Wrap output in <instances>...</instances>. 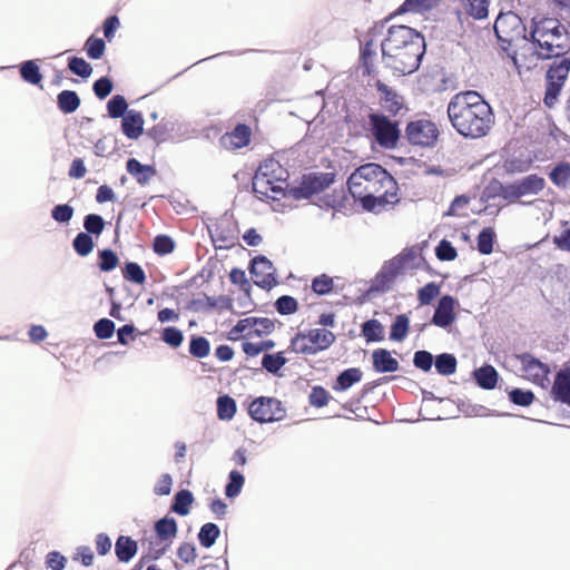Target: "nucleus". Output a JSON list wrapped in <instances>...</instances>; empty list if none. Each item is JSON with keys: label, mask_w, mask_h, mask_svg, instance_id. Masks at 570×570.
<instances>
[{"label": "nucleus", "mask_w": 570, "mask_h": 570, "mask_svg": "<svg viewBox=\"0 0 570 570\" xmlns=\"http://www.w3.org/2000/svg\"><path fill=\"white\" fill-rule=\"evenodd\" d=\"M346 184L352 197L367 212L379 213L400 200L396 180L376 163L358 166L350 175Z\"/></svg>", "instance_id": "obj_1"}, {"label": "nucleus", "mask_w": 570, "mask_h": 570, "mask_svg": "<svg viewBox=\"0 0 570 570\" xmlns=\"http://www.w3.org/2000/svg\"><path fill=\"white\" fill-rule=\"evenodd\" d=\"M381 50L387 68L400 75H409L420 67L425 51L424 37L411 27L391 26L381 40Z\"/></svg>", "instance_id": "obj_2"}, {"label": "nucleus", "mask_w": 570, "mask_h": 570, "mask_svg": "<svg viewBox=\"0 0 570 570\" xmlns=\"http://www.w3.org/2000/svg\"><path fill=\"white\" fill-rule=\"evenodd\" d=\"M446 112L453 128L466 138L487 136L494 124L491 106L473 90L455 94L448 105Z\"/></svg>", "instance_id": "obj_3"}, {"label": "nucleus", "mask_w": 570, "mask_h": 570, "mask_svg": "<svg viewBox=\"0 0 570 570\" xmlns=\"http://www.w3.org/2000/svg\"><path fill=\"white\" fill-rule=\"evenodd\" d=\"M529 40L540 49L543 60L552 59L570 50L569 33L556 18L534 17Z\"/></svg>", "instance_id": "obj_4"}, {"label": "nucleus", "mask_w": 570, "mask_h": 570, "mask_svg": "<svg viewBox=\"0 0 570 570\" xmlns=\"http://www.w3.org/2000/svg\"><path fill=\"white\" fill-rule=\"evenodd\" d=\"M288 170L276 159L264 160L252 180L253 191L259 200H281L286 195Z\"/></svg>", "instance_id": "obj_5"}, {"label": "nucleus", "mask_w": 570, "mask_h": 570, "mask_svg": "<svg viewBox=\"0 0 570 570\" xmlns=\"http://www.w3.org/2000/svg\"><path fill=\"white\" fill-rule=\"evenodd\" d=\"M336 340L333 332L326 328L299 331L292 337L289 348L296 354L315 355L330 348Z\"/></svg>", "instance_id": "obj_6"}, {"label": "nucleus", "mask_w": 570, "mask_h": 570, "mask_svg": "<svg viewBox=\"0 0 570 570\" xmlns=\"http://www.w3.org/2000/svg\"><path fill=\"white\" fill-rule=\"evenodd\" d=\"M544 186V179L532 174L513 184L503 185L499 181H494L489 186V190L493 191L490 196H499L511 204L518 202L523 196L537 195Z\"/></svg>", "instance_id": "obj_7"}, {"label": "nucleus", "mask_w": 570, "mask_h": 570, "mask_svg": "<svg viewBox=\"0 0 570 570\" xmlns=\"http://www.w3.org/2000/svg\"><path fill=\"white\" fill-rule=\"evenodd\" d=\"M547 70L544 104L552 107L557 101L570 72L569 52L556 56Z\"/></svg>", "instance_id": "obj_8"}, {"label": "nucleus", "mask_w": 570, "mask_h": 570, "mask_svg": "<svg viewBox=\"0 0 570 570\" xmlns=\"http://www.w3.org/2000/svg\"><path fill=\"white\" fill-rule=\"evenodd\" d=\"M370 130L379 146L385 149H394L400 140L401 130L399 121L391 120L381 112L368 115Z\"/></svg>", "instance_id": "obj_9"}, {"label": "nucleus", "mask_w": 570, "mask_h": 570, "mask_svg": "<svg viewBox=\"0 0 570 570\" xmlns=\"http://www.w3.org/2000/svg\"><path fill=\"white\" fill-rule=\"evenodd\" d=\"M525 31L522 19L512 11L502 12L495 19V36L501 43H507L505 47H512L518 40H528Z\"/></svg>", "instance_id": "obj_10"}, {"label": "nucleus", "mask_w": 570, "mask_h": 570, "mask_svg": "<svg viewBox=\"0 0 570 570\" xmlns=\"http://www.w3.org/2000/svg\"><path fill=\"white\" fill-rule=\"evenodd\" d=\"M385 22L375 23L368 29L364 37V41L360 47V66L363 76H372L375 72L376 43L381 41L384 33Z\"/></svg>", "instance_id": "obj_11"}, {"label": "nucleus", "mask_w": 570, "mask_h": 570, "mask_svg": "<svg viewBox=\"0 0 570 570\" xmlns=\"http://www.w3.org/2000/svg\"><path fill=\"white\" fill-rule=\"evenodd\" d=\"M250 417L259 423L281 421L286 415L282 402L275 397L261 396L252 401L248 407Z\"/></svg>", "instance_id": "obj_12"}, {"label": "nucleus", "mask_w": 570, "mask_h": 570, "mask_svg": "<svg viewBox=\"0 0 570 570\" xmlns=\"http://www.w3.org/2000/svg\"><path fill=\"white\" fill-rule=\"evenodd\" d=\"M439 135L438 126L429 119L413 120L405 127V137L413 146L433 147L438 141Z\"/></svg>", "instance_id": "obj_13"}, {"label": "nucleus", "mask_w": 570, "mask_h": 570, "mask_svg": "<svg viewBox=\"0 0 570 570\" xmlns=\"http://www.w3.org/2000/svg\"><path fill=\"white\" fill-rule=\"evenodd\" d=\"M502 48L520 75L524 71L534 69L538 66L539 60L542 59L540 49L537 48V46H534L532 42H524L515 50H512L511 47L502 46Z\"/></svg>", "instance_id": "obj_14"}, {"label": "nucleus", "mask_w": 570, "mask_h": 570, "mask_svg": "<svg viewBox=\"0 0 570 570\" xmlns=\"http://www.w3.org/2000/svg\"><path fill=\"white\" fill-rule=\"evenodd\" d=\"M334 177L332 173H312L304 175L299 185L293 188V196L296 199L309 198L333 184Z\"/></svg>", "instance_id": "obj_15"}, {"label": "nucleus", "mask_w": 570, "mask_h": 570, "mask_svg": "<svg viewBox=\"0 0 570 570\" xmlns=\"http://www.w3.org/2000/svg\"><path fill=\"white\" fill-rule=\"evenodd\" d=\"M517 360L520 362L521 371L527 380L541 387H546L549 384L550 368L547 364L530 353L519 354Z\"/></svg>", "instance_id": "obj_16"}, {"label": "nucleus", "mask_w": 570, "mask_h": 570, "mask_svg": "<svg viewBox=\"0 0 570 570\" xmlns=\"http://www.w3.org/2000/svg\"><path fill=\"white\" fill-rule=\"evenodd\" d=\"M375 88L380 92L379 102L382 110L385 112V116L389 118L397 117L407 112L409 108L403 96L399 95L394 89L390 88L381 80L375 82Z\"/></svg>", "instance_id": "obj_17"}, {"label": "nucleus", "mask_w": 570, "mask_h": 570, "mask_svg": "<svg viewBox=\"0 0 570 570\" xmlns=\"http://www.w3.org/2000/svg\"><path fill=\"white\" fill-rule=\"evenodd\" d=\"M275 324L269 318L247 317L237 322L230 334H242L244 336L269 334L274 331Z\"/></svg>", "instance_id": "obj_18"}, {"label": "nucleus", "mask_w": 570, "mask_h": 570, "mask_svg": "<svg viewBox=\"0 0 570 570\" xmlns=\"http://www.w3.org/2000/svg\"><path fill=\"white\" fill-rule=\"evenodd\" d=\"M272 263L264 256H257L252 261L250 274L254 283L262 288H271L276 279L273 275Z\"/></svg>", "instance_id": "obj_19"}, {"label": "nucleus", "mask_w": 570, "mask_h": 570, "mask_svg": "<svg viewBox=\"0 0 570 570\" xmlns=\"http://www.w3.org/2000/svg\"><path fill=\"white\" fill-rule=\"evenodd\" d=\"M252 138V129L245 124H238L232 131L220 137V145L229 151L244 148L249 145Z\"/></svg>", "instance_id": "obj_20"}, {"label": "nucleus", "mask_w": 570, "mask_h": 570, "mask_svg": "<svg viewBox=\"0 0 570 570\" xmlns=\"http://www.w3.org/2000/svg\"><path fill=\"white\" fill-rule=\"evenodd\" d=\"M455 304L456 301L451 295L442 296L435 308L432 323L443 328L450 326L455 320Z\"/></svg>", "instance_id": "obj_21"}, {"label": "nucleus", "mask_w": 570, "mask_h": 570, "mask_svg": "<svg viewBox=\"0 0 570 570\" xmlns=\"http://www.w3.org/2000/svg\"><path fill=\"white\" fill-rule=\"evenodd\" d=\"M551 394L554 401L570 406V371L561 370L557 373L551 387Z\"/></svg>", "instance_id": "obj_22"}, {"label": "nucleus", "mask_w": 570, "mask_h": 570, "mask_svg": "<svg viewBox=\"0 0 570 570\" xmlns=\"http://www.w3.org/2000/svg\"><path fill=\"white\" fill-rule=\"evenodd\" d=\"M121 129L129 139H137L144 131L142 115L139 111L129 110L122 118Z\"/></svg>", "instance_id": "obj_23"}, {"label": "nucleus", "mask_w": 570, "mask_h": 570, "mask_svg": "<svg viewBox=\"0 0 570 570\" xmlns=\"http://www.w3.org/2000/svg\"><path fill=\"white\" fill-rule=\"evenodd\" d=\"M126 169L141 186L147 185L157 174L155 167L150 165H142L136 158L127 160Z\"/></svg>", "instance_id": "obj_24"}, {"label": "nucleus", "mask_w": 570, "mask_h": 570, "mask_svg": "<svg viewBox=\"0 0 570 570\" xmlns=\"http://www.w3.org/2000/svg\"><path fill=\"white\" fill-rule=\"evenodd\" d=\"M372 360L373 367L379 373L395 372L399 370V361L385 348H377L373 351Z\"/></svg>", "instance_id": "obj_25"}, {"label": "nucleus", "mask_w": 570, "mask_h": 570, "mask_svg": "<svg viewBox=\"0 0 570 570\" xmlns=\"http://www.w3.org/2000/svg\"><path fill=\"white\" fill-rule=\"evenodd\" d=\"M363 379V372L360 367H350L338 374L332 384L335 392H344Z\"/></svg>", "instance_id": "obj_26"}, {"label": "nucleus", "mask_w": 570, "mask_h": 570, "mask_svg": "<svg viewBox=\"0 0 570 570\" xmlns=\"http://www.w3.org/2000/svg\"><path fill=\"white\" fill-rule=\"evenodd\" d=\"M138 551V543L127 535H120L116 540L115 553L120 562H129Z\"/></svg>", "instance_id": "obj_27"}, {"label": "nucleus", "mask_w": 570, "mask_h": 570, "mask_svg": "<svg viewBox=\"0 0 570 570\" xmlns=\"http://www.w3.org/2000/svg\"><path fill=\"white\" fill-rule=\"evenodd\" d=\"M442 0H405L392 16L406 12H423L436 7Z\"/></svg>", "instance_id": "obj_28"}, {"label": "nucleus", "mask_w": 570, "mask_h": 570, "mask_svg": "<svg viewBox=\"0 0 570 570\" xmlns=\"http://www.w3.org/2000/svg\"><path fill=\"white\" fill-rule=\"evenodd\" d=\"M474 377L478 385L485 390H492L498 382V372L491 365H484L474 371Z\"/></svg>", "instance_id": "obj_29"}, {"label": "nucleus", "mask_w": 570, "mask_h": 570, "mask_svg": "<svg viewBox=\"0 0 570 570\" xmlns=\"http://www.w3.org/2000/svg\"><path fill=\"white\" fill-rule=\"evenodd\" d=\"M155 532L160 541L169 543L177 534V522L174 518H163L155 523Z\"/></svg>", "instance_id": "obj_30"}, {"label": "nucleus", "mask_w": 570, "mask_h": 570, "mask_svg": "<svg viewBox=\"0 0 570 570\" xmlns=\"http://www.w3.org/2000/svg\"><path fill=\"white\" fill-rule=\"evenodd\" d=\"M168 547L169 543H167L163 548L154 549L150 550L148 553L141 554V557L139 558V560L136 562L131 570H161L160 567L150 562L164 556Z\"/></svg>", "instance_id": "obj_31"}, {"label": "nucleus", "mask_w": 570, "mask_h": 570, "mask_svg": "<svg viewBox=\"0 0 570 570\" xmlns=\"http://www.w3.org/2000/svg\"><path fill=\"white\" fill-rule=\"evenodd\" d=\"M58 108L63 114H72L80 106V98L73 90H62L57 97Z\"/></svg>", "instance_id": "obj_32"}, {"label": "nucleus", "mask_w": 570, "mask_h": 570, "mask_svg": "<svg viewBox=\"0 0 570 570\" xmlns=\"http://www.w3.org/2000/svg\"><path fill=\"white\" fill-rule=\"evenodd\" d=\"M466 14L474 19H484L488 17L489 0H461Z\"/></svg>", "instance_id": "obj_33"}, {"label": "nucleus", "mask_w": 570, "mask_h": 570, "mask_svg": "<svg viewBox=\"0 0 570 570\" xmlns=\"http://www.w3.org/2000/svg\"><path fill=\"white\" fill-rule=\"evenodd\" d=\"M20 75L26 82L40 86V88H42V75L38 65L33 60H28L21 65Z\"/></svg>", "instance_id": "obj_34"}, {"label": "nucleus", "mask_w": 570, "mask_h": 570, "mask_svg": "<svg viewBox=\"0 0 570 570\" xmlns=\"http://www.w3.org/2000/svg\"><path fill=\"white\" fill-rule=\"evenodd\" d=\"M193 501L194 497L189 490H180L175 494L171 510L179 515H187Z\"/></svg>", "instance_id": "obj_35"}, {"label": "nucleus", "mask_w": 570, "mask_h": 570, "mask_svg": "<svg viewBox=\"0 0 570 570\" xmlns=\"http://www.w3.org/2000/svg\"><path fill=\"white\" fill-rule=\"evenodd\" d=\"M551 181L560 187L566 188L570 184V164L562 161L558 164L549 174Z\"/></svg>", "instance_id": "obj_36"}, {"label": "nucleus", "mask_w": 570, "mask_h": 570, "mask_svg": "<svg viewBox=\"0 0 570 570\" xmlns=\"http://www.w3.org/2000/svg\"><path fill=\"white\" fill-rule=\"evenodd\" d=\"M410 261V255L400 254L391 259L383 268L382 273L387 278H395L402 274L406 267V263Z\"/></svg>", "instance_id": "obj_37"}, {"label": "nucleus", "mask_w": 570, "mask_h": 570, "mask_svg": "<svg viewBox=\"0 0 570 570\" xmlns=\"http://www.w3.org/2000/svg\"><path fill=\"white\" fill-rule=\"evenodd\" d=\"M219 533L220 530L215 523H205L200 528L198 533V540L200 546L204 548H210L219 537Z\"/></svg>", "instance_id": "obj_38"}, {"label": "nucleus", "mask_w": 570, "mask_h": 570, "mask_svg": "<svg viewBox=\"0 0 570 570\" xmlns=\"http://www.w3.org/2000/svg\"><path fill=\"white\" fill-rule=\"evenodd\" d=\"M456 358L454 355L449 353H443L436 356L435 358V368L441 375H451L456 371Z\"/></svg>", "instance_id": "obj_39"}, {"label": "nucleus", "mask_w": 570, "mask_h": 570, "mask_svg": "<svg viewBox=\"0 0 570 570\" xmlns=\"http://www.w3.org/2000/svg\"><path fill=\"white\" fill-rule=\"evenodd\" d=\"M122 276L126 281L137 285H144L146 282V274L141 266L135 262L126 263L122 268Z\"/></svg>", "instance_id": "obj_40"}, {"label": "nucleus", "mask_w": 570, "mask_h": 570, "mask_svg": "<svg viewBox=\"0 0 570 570\" xmlns=\"http://www.w3.org/2000/svg\"><path fill=\"white\" fill-rule=\"evenodd\" d=\"M236 413V402L228 395L217 399V415L220 420H232Z\"/></svg>", "instance_id": "obj_41"}, {"label": "nucleus", "mask_w": 570, "mask_h": 570, "mask_svg": "<svg viewBox=\"0 0 570 570\" xmlns=\"http://www.w3.org/2000/svg\"><path fill=\"white\" fill-rule=\"evenodd\" d=\"M383 326L377 320H370L362 324V334L367 342L383 340Z\"/></svg>", "instance_id": "obj_42"}, {"label": "nucleus", "mask_w": 570, "mask_h": 570, "mask_svg": "<svg viewBox=\"0 0 570 570\" xmlns=\"http://www.w3.org/2000/svg\"><path fill=\"white\" fill-rule=\"evenodd\" d=\"M494 237L495 233L493 228H483L476 238L478 250L483 255L491 254L493 250Z\"/></svg>", "instance_id": "obj_43"}, {"label": "nucleus", "mask_w": 570, "mask_h": 570, "mask_svg": "<svg viewBox=\"0 0 570 570\" xmlns=\"http://www.w3.org/2000/svg\"><path fill=\"white\" fill-rule=\"evenodd\" d=\"M409 332V318L405 314L397 315L391 326L390 338L393 341H403Z\"/></svg>", "instance_id": "obj_44"}, {"label": "nucleus", "mask_w": 570, "mask_h": 570, "mask_svg": "<svg viewBox=\"0 0 570 570\" xmlns=\"http://www.w3.org/2000/svg\"><path fill=\"white\" fill-rule=\"evenodd\" d=\"M210 344L204 336H193L189 343V353L197 358H204L209 355Z\"/></svg>", "instance_id": "obj_45"}, {"label": "nucleus", "mask_w": 570, "mask_h": 570, "mask_svg": "<svg viewBox=\"0 0 570 570\" xmlns=\"http://www.w3.org/2000/svg\"><path fill=\"white\" fill-rule=\"evenodd\" d=\"M85 50L90 59H100L106 50V43L101 38L90 36L85 42Z\"/></svg>", "instance_id": "obj_46"}, {"label": "nucleus", "mask_w": 570, "mask_h": 570, "mask_svg": "<svg viewBox=\"0 0 570 570\" xmlns=\"http://www.w3.org/2000/svg\"><path fill=\"white\" fill-rule=\"evenodd\" d=\"M287 360L282 352L275 354H265L262 360V366L269 373L276 374L285 364Z\"/></svg>", "instance_id": "obj_47"}, {"label": "nucleus", "mask_w": 570, "mask_h": 570, "mask_svg": "<svg viewBox=\"0 0 570 570\" xmlns=\"http://www.w3.org/2000/svg\"><path fill=\"white\" fill-rule=\"evenodd\" d=\"M153 249L159 256H165L174 252L175 242L168 235H157L153 242Z\"/></svg>", "instance_id": "obj_48"}, {"label": "nucleus", "mask_w": 570, "mask_h": 570, "mask_svg": "<svg viewBox=\"0 0 570 570\" xmlns=\"http://www.w3.org/2000/svg\"><path fill=\"white\" fill-rule=\"evenodd\" d=\"M73 248L80 256H87L94 249V240L88 233H79L73 239Z\"/></svg>", "instance_id": "obj_49"}, {"label": "nucleus", "mask_w": 570, "mask_h": 570, "mask_svg": "<svg viewBox=\"0 0 570 570\" xmlns=\"http://www.w3.org/2000/svg\"><path fill=\"white\" fill-rule=\"evenodd\" d=\"M127 101L124 96L116 95L107 104V110L111 118H120L126 116Z\"/></svg>", "instance_id": "obj_50"}, {"label": "nucleus", "mask_w": 570, "mask_h": 570, "mask_svg": "<svg viewBox=\"0 0 570 570\" xmlns=\"http://www.w3.org/2000/svg\"><path fill=\"white\" fill-rule=\"evenodd\" d=\"M68 68L73 75L81 78H88L92 72L91 66L83 58L79 57L69 58Z\"/></svg>", "instance_id": "obj_51"}, {"label": "nucleus", "mask_w": 570, "mask_h": 570, "mask_svg": "<svg viewBox=\"0 0 570 570\" xmlns=\"http://www.w3.org/2000/svg\"><path fill=\"white\" fill-rule=\"evenodd\" d=\"M99 268L102 272H110L119 264V258L111 249H102L99 252Z\"/></svg>", "instance_id": "obj_52"}, {"label": "nucleus", "mask_w": 570, "mask_h": 570, "mask_svg": "<svg viewBox=\"0 0 570 570\" xmlns=\"http://www.w3.org/2000/svg\"><path fill=\"white\" fill-rule=\"evenodd\" d=\"M245 479L242 473L238 471H232L229 473V482L226 485L225 494L228 498H235L239 494L243 485H244Z\"/></svg>", "instance_id": "obj_53"}, {"label": "nucleus", "mask_w": 570, "mask_h": 570, "mask_svg": "<svg viewBox=\"0 0 570 570\" xmlns=\"http://www.w3.org/2000/svg\"><path fill=\"white\" fill-rule=\"evenodd\" d=\"M509 400L520 406H529L534 400V394L530 390L513 389L509 392Z\"/></svg>", "instance_id": "obj_54"}, {"label": "nucleus", "mask_w": 570, "mask_h": 570, "mask_svg": "<svg viewBox=\"0 0 570 570\" xmlns=\"http://www.w3.org/2000/svg\"><path fill=\"white\" fill-rule=\"evenodd\" d=\"M440 294V287L434 282H430L417 292V299L422 305H429Z\"/></svg>", "instance_id": "obj_55"}, {"label": "nucleus", "mask_w": 570, "mask_h": 570, "mask_svg": "<svg viewBox=\"0 0 570 570\" xmlns=\"http://www.w3.org/2000/svg\"><path fill=\"white\" fill-rule=\"evenodd\" d=\"M276 311L282 315H291L298 308L297 301L288 295H283L275 303Z\"/></svg>", "instance_id": "obj_56"}, {"label": "nucleus", "mask_w": 570, "mask_h": 570, "mask_svg": "<svg viewBox=\"0 0 570 570\" xmlns=\"http://www.w3.org/2000/svg\"><path fill=\"white\" fill-rule=\"evenodd\" d=\"M309 404L315 407H323L330 401L328 392L321 385L313 386L308 396Z\"/></svg>", "instance_id": "obj_57"}, {"label": "nucleus", "mask_w": 570, "mask_h": 570, "mask_svg": "<svg viewBox=\"0 0 570 570\" xmlns=\"http://www.w3.org/2000/svg\"><path fill=\"white\" fill-rule=\"evenodd\" d=\"M333 287V278L326 274H322L315 277L312 282V289L318 295H325L331 293Z\"/></svg>", "instance_id": "obj_58"}, {"label": "nucleus", "mask_w": 570, "mask_h": 570, "mask_svg": "<svg viewBox=\"0 0 570 570\" xmlns=\"http://www.w3.org/2000/svg\"><path fill=\"white\" fill-rule=\"evenodd\" d=\"M83 226L88 234L100 235L105 228V222L100 215L89 214L85 217Z\"/></svg>", "instance_id": "obj_59"}, {"label": "nucleus", "mask_w": 570, "mask_h": 570, "mask_svg": "<svg viewBox=\"0 0 570 570\" xmlns=\"http://www.w3.org/2000/svg\"><path fill=\"white\" fill-rule=\"evenodd\" d=\"M436 257L440 261H454L458 256V252L451 242L442 239L435 248Z\"/></svg>", "instance_id": "obj_60"}, {"label": "nucleus", "mask_w": 570, "mask_h": 570, "mask_svg": "<svg viewBox=\"0 0 570 570\" xmlns=\"http://www.w3.org/2000/svg\"><path fill=\"white\" fill-rule=\"evenodd\" d=\"M95 334L100 340L110 338L115 332V324L108 318L99 320L94 326Z\"/></svg>", "instance_id": "obj_61"}, {"label": "nucleus", "mask_w": 570, "mask_h": 570, "mask_svg": "<svg viewBox=\"0 0 570 570\" xmlns=\"http://www.w3.org/2000/svg\"><path fill=\"white\" fill-rule=\"evenodd\" d=\"M413 363L415 367L429 372L433 365V355L428 351H417L414 353Z\"/></svg>", "instance_id": "obj_62"}, {"label": "nucleus", "mask_w": 570, "mask_h": 570, "mask_svg": "<svg viewBox=\"0 0 570 570\" xmlns=\"http://www.w3.org/2000/svg\"><path fill=\"white\" fill-rule=\"evenodd\" d=\"M161 338L168 345H170L173 347H178L183 343L184 336H183V333L180 330L170 326V327H166L163 331Z\"/></svg>", "instance_id": "obj_63"}, {"label": "nucleus", "mask_w": 570, "mask_h": 570, "mask_svg": "<svg viewBox=\"0 0 570 570\" xmlns=\"http://www.w3.org/2000/svg\"><path fill=\"white\" fill-rule=\"evenodd\" d=\"M177 557L184 563H194L196 560V548L193 543L184 542L177 549Z\"/></svg>", "instance_id": "obj_64"}]
</instances>
